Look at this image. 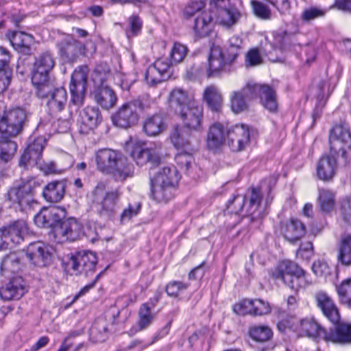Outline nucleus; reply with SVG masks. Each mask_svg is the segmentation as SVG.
Masks as SVG:
<instances>
[{"label":"nucleus","mask_w":351,"mask_h":351,"mask_svg":"<svg viewBox=\"0 0 351 351\" xmlns=\"http://www.w3.org/2000/svg\"><path fill=\"white\" fill-rule=\"evenodd\" d=\"M97 257L91 251H80L72 254L67 261L68 267L75 274H84L85 276H93L95 272Z\"/></svg>","instance_id":"nucleus-9"},{"label":"nucleus","mask_w":351,"mask_h":351,"mask_svg":"<svg viewBox=\"0 0 351 351\" xmlns=\"http://www.w3.org/2000/svg\"><path fill=\"white\" fill-rule=\"evenodd\" d=\"M285 238L291 243L300 240L306 233V228L302 222L296 219H291L282 228Z\"/></svg>","instance_id":"nucleus-39"},{"label":"nucleus","mask_w":351,"mask_h":351,"mask_svg":"<svg viewBox=\"0 0 351 351\" xmlns=\"http://www.w3.org/2000/svg\"><path fill=\"white\" fill-rule=\"evenodd\" d=\"M59 53L65 62H73L84 53L85 47L72 36H67L57 44Z\"/></svg>","instance_id":"nucleus-16"},{"label":"nucleus","mask_w":351,"mask_h":351,"mask_svg":"<svg viewBox=\"0 0 351 351\" xmlns=\"http://www.w3.org/2000/svg\"><path fill=\"white\" fill-rule=\"evenodd\" d=\"M88 69L86 66H80L73 73L69 89L71 102L77 106L84 104L87 85Z\"/></svg>","instance_id":"nucleus-11"},{"label":"nucleus","mask_w":351,"mask_h":351,"mask_svg":"<svg viewBox=\"0 0 351 351\" xmlns=\"http://www.w3.org/2000/svg\"><path fill=\"white\" fill-rule=\"evenodd\" d=\"M188 288V285L179 281H172L166 286V292L171 296L176 298Z\"/></svg>","instance_id":"nucleus-60"},{"label":"nucleus","mask_w":351,"mask_h":351,"mask_svg":"<svg viewBox=\"0 0 351 351\" xmlns=\"http://www.w3.org/2000/svg\"><path fill=\"white\" fill-rule=\"evenodd\" d=\"M241 44L242 40L238 36H232L229 39L225 51L223 52V57L228 64L232 63L239 55Z\"/></svg>","instance_id":"nucleus-47"},{"label":"nucleus","mask_w":351,"mask_h":351,"mask_svg":"<svg viewBox=\"0 0 351 351\" xmlns=\"http://www.w3.org/2000/svg\"><path fill=\"white\" fill-rule=\"evenodd\" d=\"M27 291L24 279L14 276L0 287V298L4 301L18 300Z\"/></svg>","instance_id":"nucleus-14"},{"label":"nucleus","mask_w":351,"mask_h":351,"mask_svg":"<svg viewBox=\"0 0 351 351\" xmlns=\"http://www.w3.org/2000/svg\"><path fill=\"white\" fill-rule=\"evenodd\" d=\"M121 195L118 189L108 192L104 183H98L90 194L91 208L101 218L110 220L116 214L115 207Z\"/></svg>","instance_id":"nucleus-4"},{"label":"nucleus","mask_w":351,"mask_h":351,"mask_svg":"<svg viewBox=\"0 0 351 351\" xmlns=\"http://www.w3.org/2000/svg\"><path fill=\"white\" fill-rule=\"evenodd\" d=\"M337 260L343 266L351 265V234H346L341 239L337 250Z\"/></svg>","instance_id":"nucleus-41"},{"label":"nucleus","mask_w":351,"mask_h":351,"mask_svg":"<svg viewBox=\"0 0 351 351\" xmlns=\"http://www.w3.org/2000/svg\"><path fill=\"white\" fill-rule=\"evenodd\" d=\"M179 180L175 167H164L151 180L150 197L158 202H168L173 197Z\"/></svg>","instance_id":"nucleus-2"},{"label":"nucleus","mask_w":351,"mask_h":351,"mask_svg":"<svg viewBox=\"0 0 351 351\" xmlns=\"http://www.w3.org/2000/svg\"><path fill=\"white\" fill-rule=\"evenodd\" d=\"M246 198L243 195H237L233 197L232 200H229L227 204V207L232 213L239 214L243 208H245Z\"/></svg>","instance_id":"nucleus-62"},{"label":"nucleus","mask_w":351,"mask_h":351,"mask_svg":"<svg viewBox=\"0 0 351 351\" xmlns=\"http://www.w3.org/2000/svg\"><path fill=\"white\" fill-rule=\"evenodd\" d=\"M194 102L189 98L187 93L181 88H174L169 98V107L176 114L189 106V104Z\"/></svg>","instance_id":"nucleus-40"},{"label":"nucleus","mask_w":351,"mask_h":351,"mask_svg":"<svg viewBox=\"0 0 351 351\" xmlns=\"http://www.w3.org/2000/svg\"><path fill=\"white\" fill-rule=\"evenodd\" d=\"M141 208V204L139 202L134 201L130 202L128 206L125 208L120 216L121 223L130 221L134 216H136Z\"/></svg>","instance_id":"nucleus-55"},{"label":"nucleus","mask_w":351,"mask_h":351,"mask_svg":"<svg viewBox=\"0 0 351 351\" xmlns=\"http://www.w3.org/2000/svg\"><path fill=\"white\" fill-rule=\"evenodd\" d=\"M65 189L66 182L64 180L52 181L44 186L42 196L48 202L57 203L63 199Z\"/></svg>","instance_id":"nucleus-33"},{"label":"nucleus","mask_w":351,"mask_h":351,"mask_svg":"<svg viewBox=\"0 0 351 351\" xmlns=\"http://www.w3.org/2000/svg\"><path fill=\"white\" fill-rule=\"evenodd\" d=\"M161 145H150L143 147L137 145L132 151L131 156L138 165H143L147 162L158 165L160 161Z\"/></svg>","instance_id":"nucleus-24"},{"label":"nucleus","mask_w":351,"mask_h":351,"mask_svg":"<svg viewBox=\"0 0 351 351\" xmlns=\"http://www.w3.org/2000/svg\"><path fill=\"white\" fill-rule=\"evenodd\" d=\"M314 299L317 306L331 323L337 324L339 322L341 317L338 308L326 292L324 291L316 292Z\"/></svg>","instance_id":"nucleus-22"},{"label":"nucleus","mask_w":351,"mask_h":351,"mask_svg":"<svg viewBox=\"0 0 351 351\" xmlns=\"http://www.w3.org/2000/svg\"><path fill=\"white\" fill-rule=\"evenodd\" d=\"M217 14L219 23L226 27L234 25L241 16L240 12L234 6L219 10Z\"/></svg>","instance_id":"nucleus-46"},{"label":"nucleus","mask_w":351,"mask_h":351,"mask_svg":"<svg viewBox=\"0 0 351 351\" xmlns=\"http://www.w3.org/2000/svg\"><path fill=\"white\" fill-rule=\"evenodd\" d=\"M96 162L99 171L111 173L119 181L131 178L134 166L120 152L110 149H102L96 153Z\"/></svg>","instance_id":"nucleus-1"},{"label":"nucleus","mask_w":351,"mask_h":351,"mask_svg":"<svg viewBox=\"0 0 351 351\" xmlns=\"http://www.w3.org/2000/svg\"><path fill=\"white\" fill-rule=\"evenodd\" d=\"M285 284L294 291L305 287L307 285L305 271L301 268V273L291 276Z\"/></svg>","instance_id":"nucleus-56"},{"label":"nucleus","mask_w":351,"mask_h":351,"mask_svg":"<svg viewBox=\"0 0 351 351\" xmlns=\"http://www.w3.org/2000/svg\"><path fill=\"white\" fill-rule=\"evenodd\" d=\"M170 69V63L167 59H158L146 71L145 79L147 83L150 86H155L167 80L171 75Z\"/></svg>","instance_id":"nucleus-15"},{"label":"nucleus","mask_w":351,"mask_h":351,"mask_svg":"<svg viewBox=\"0 0 351 351\" xmlns=\"http://www.w3.org/2000/svg\"><path fill=\"white\" fill-rule=\"evenodd\" d=\"M40 184L41 181L36 178L15 182L4 195L5 199L20 210H26L36 203L34 199V190Z\"/></svg>","instance_id":"nucleus-3"},{"label":"nucleus","mask_w":351,"mask_h":351,"mask_svg":"<svg viewBox=\"0 0 351 351\" xmlns=\"http://www.w3.org/2000/svg\"><path fill=\"white\" fill-rule=\"evenodd\" d=\"M45 143L46 139L43 136H38L34 139L32 137L30 138L29 143L19 161V165L24 167L34 166V163L40 159Z\"/></svg>","instance_id":"nucleus-18"},{"label":"nucleus","mask_w":351,"mask_h":351,"mask_svg":"<svg viewBox=\"0 0 351 351\" xmlns=\"http://www.w3.org/2000/svg\"><path fill=\"white\" fill-rule=\"evenodd\" d=\"M326 342L339 345L351 344V323H340L327 331Z\"/></svg>","instance_id":"nucleus-28"},{"label":"nucleus","mask_w":351,"mask_h":351,"mask_svg":"<svg viewBox=\"0 0 351 351\" xmlns=\"http://www.w3.org/2000/svg\"><path fill=\"white\" fill-rule=\"evenodd\" d=\"M32 68V77L40 79L49 77V73L55 66V59L52 53L48 51L38 53L34 58Z\"/></svg>","instance_id":"nucleus-23"},{"label":"nucleus","mask_w":351,"mask_h":351,"mask_svg":"<svg viewBox=\"0 0 351 351\" xmlns=\"http://www.w3.org/2000/svg\"><path fill=\"white\" fill-rule=\"evenodd\" d=\"M32 82L36 89L37 96L41 99H48L54 89L56 88L53 82L50 80L49 77L38 78L36 81L34 77H32Z\"/></svg>","instance_id":"nucleus-44"},{"label":"nucleus","mask_w":351,"mask_h":351,"mask_svg":"<svg viewBox=\"0 0 351 351\" xmlns=\"http://www.w3.org/2000/svg\"><path fill=\"white\" fill-rule=\"evenodd\" d=\"M82 230V227L76 219L70 218L61 222L60 226L55 228L56 237L62 241H73L77 240Z\"/></svg>","instance_id":"nucleus-25"},{"label":"nucleus","mask_w":351,"mask_h":351,"mask_svg":"<svg viewBox=\"0 0 351 351\" xmlns=\"http://www.w3.org/2000/svg\"><path fill=\"white\" fill-rule=\"evenodd\" d=\"M251 5L256 16L263 19L270 18L271 12L267 6L255 0L251 1Z\"/></svg>","instance_id":"nucleus-63"},{"label":"nucleus","mask_w":351,"mask_h":351,"mask_svg":"<svg viewBox=\"0 0 351 351\" xmlns=\"http://www.w3.org/2000/svg\"><path fill=\"white\" fill-rule=\"evenodd\" d=\"M329 145L330 154L347 158L351 150V130L346 123L335 125L330 132Z\"/></svg>","instance_id":"nucleus-6"},{"label":"nucleus","mask_w":351,"mask_h":351,"mask_svg":"<svg viewBox=\"0 0 351 351\" xmlns=\"http://www.w3.org/2000/svg\"><path fill=\"white\" fill-rule=\"evenodd\" d=\"M167 118L164 112L148 116L143 122V131L149 136L160 134L167 129Z\"/></svg>","instance_id":"nucleus-29"},{"label":"nucleus","mask_w":351,"mask_h":351,"mask_svg":"<svg viewBox=\"0 0 351 351\" xmlns=\"http://www.w3.org/2000/svg\"><path fill=\"white\" fill-rule=\"evenodd\" d=\"M299 331L301 335L313 339H322L325 341L327 330L313 318H305L300 320Z\"/></svg>","instance_id":"nucleus-34"},{"label":"nucleus","mask_w":351,"mask_h":351,"mask_svg":"<svg viewBox=\"0 0 351 351\" xmlns=\"http://www.w3.org/2000/svg\"><path fill=\"white\" fill-rule=\"evenodd\" d=\"M3 230L8 245L10 242L19 244L23 240L24 234L27 233V223L23 220H18Z\"/></svg>","instance_id":"nucleus-38"},{"label":"nucleus","mask_w":351,"mask_h":351,"mask_svg":"<svg viewBox=\"0 0 351 351\" xmlns=\"http://www.w3.org/2000/svg\"><path fill=\"white\" fill-rule=\"evenodd\" d=\"M204 98L213 111L217 112L220 110L222 104V97L215 86L207 87L204 91Z\"/></svg>","instance_id":"nucleus-48"},{"label":"nucleus","mask_w":351,"mask_h":351,"mask_svg":"<svg viewBox=\"0 0 351 351\" xmlns=\"http://www.w3.org/2000/svg\"><path fill=\"white\" fill-rule=\"evenodd\" d=\"M325 14L326 10L317 7H311L305 9L302 12L301 18L304 21L309 22L315 19L324 16Z\"/></svg>","instance_id":"nucleus-61"},{"label":"nucleus","mask_w":351,"mask_h":351,"mask_svg":"<svg viewBox=\"0 0 351 351\" xmlns=\"http://www.w3.org/2000/svg\"><path fill=\"white\" fill-rule=\"evenodd\" d=\"M138 326L141 330L148 327L154 319V315L151 313V308L148 304L141 305L138 311Z\"/></svg>","instance_id":"nucleus-54"},{"label":"nucleus","mask_w":351,"mask_h":351,"mask_svg":"<svg viewBox=\"0 0 351 351\" xmlns=\"http://www.w3.org/2000/svg\"><path fill=\"white\" fill-rule=\"evenodd\" d=\"M145 108L141 100H132L123 104L112 115L113 123L121 128H128L135 125L140 117V112Z\"/></svg>","instance_id":"nucleus-8"},{"label":"nucleus","mask_w":351,"mask_h":351,"mask_svg":"<svg viewBox=\"0 0 351 351\" xmlns=\"http://www.w3.org/2000/svg\"><path fill=\"white\" fill-rule=\"evenodd\" d=\"M252 88V83H247L241 90L231 93L230 96V107L235 114L244 112L247 110V101L254 99V97L247 96L246 89Z\"/></svg>","instance_id":"nucleus-32"},{"label":"nucleus","mask_w":351,"mask_h":351,"mask_svg":"<svg viewBox=\"0 0 351 351\" xmlns=\"http://www.w3.org/2000/svg\"><path fill=\"white\" fill-rule=\"evenodd\" d=\"M7 36L13 47L21 54L18 60L17 69L23 73L25 69L31 64L34 37L23 32H10Z\"/></svg>","instance_id":"nucleus-7"},{"label":"nucleus","mask_w":351,"mask_h":351,"mask_svg":"<svg viewBox=\"0 0 351 351\" xmlns=\"http://www.w3.org/2000/svg\"><path fill=\"white\" fill-rule=\"evenodd\" d=\"M246 90L247 96L259 97L263 106L269 111L274 112L277 110L276 94L269 86L252 83V88Z\"/></svg>","instance_id":"nucleus-13"},{"label":"nucleus","mask_w":351,"mask_h":351,"mask_svg":"<svg viewBox=\"0 0 351 351\" xmlns=\"http://www.w3.org/2000/svg\"><path fill=\"white\" fill-rule=\"evenodd\" d=\"M319 202L322 210L324 213H330L335 206L334 195L328 190L319 191Z\"/></svg>","instance_id":"nucleus-52"},{"label":"nucleus","mask_w":351,"mask_h":351,"mask_svg":"<svg viewBox=\"0 0 351 351\" xmlns=\"http://www.w3.org/2000/svg\"><path fill=\"white\" fill-rule=\"evenodd\" d=\"M272 45L280 50L286 49L291 43V35L284 30H278L273 32Z\"/></svg>","instance_id":"nucleus-51"},{"label":"nucleus","mask_w":351,"mask_h":351,"mask_svg":"<svg viewBox=\"0 0 351 351\" xmlns=\"http://www.w3.org/2000/svg\"><path fill=\"white\" fill-rule=\"evenodd\" d=\"M243 197L246 198V201L245 202L246 213L252 216V221L255 219H262L264 214L261 211H258V208L262 201V195L260 189L252 188V189Z\"/></svg>","instance_id":"nucleus-30"},{"label":"nucleus","mask_w":351,"mask_h":351,"mask_svg":"<svg viewBox=\"0 0 351 351\" xmlns=\"http://www.w3.org/2000/svg\"><path fill=\"white\" fill-rule=\"evenodd\" d=\"M14 137L2 138L0 136V162H8L13 158L17 149Z\"/></svg>","instance_id":"nucleus-45"},{"label":"nucleus","mask_w":351,"mask_h":351,"mask_svg":"<svg viewBox=\"0 0 351 351\" xmlns=\"http://www.w3.org/2000/svg\"><path fill=\"white\" fill-rule=\"evenodd\" d=\"M297 256L302 260L309 261L314 255L313 245L311 241H304L300 243L296 252Z\"/></svg>","instance_id":"nucleus-58"},{"label":"nucleus","mask_w":351,"mask_h":351,"mask_svg":"<svg viewBox=\"0 0 351 351\" xmlns=\"http://www.w3.org/2000/svg\"><path fill=\"white\" fill-rule=\"evenodd\" d=\"M249 141V129L244 125H236L227 130L226 143L232 152L243 150Z\"/></svg>","instance_id":"nucleus-20"},{"label":"nucleus","mask_w":351,"mask_h":351,"mask_svg":"<svg viewBox=\"0 0 351 351\" xmlns=\"http://www.w3.org/2000/svg\"><path fill=\"white\" fill-rule=\"evenodd\" d=\"M25 259L36 266L43 267L50 264L51 254L43 243L36 242L28 245L25 252Z\"/></svg>","instance_id":"nucleus-21"},{"label":"nucleus","mask_w":351,"mask_h":351,"mask_svg":"<svg viewBox=\"0 0 351 351\" xmlns=\"http://www.w3.org/2000/svg\"><path fill=\"white\" fill-rule=\"evenodd\" d=\"M205 3L202 0L192 1L189 3L184 10V14L186 17H191L196 14L197 16L201 14L202 10L204 8Z\"/></svg>","instance_id":"nucleus-64"},{"label":"nucleus","mask_w":351,"mask_h":351,"mask_svg":"<svg viewBox=\"0 0 351 351\" xmlns=\"http://www.w3.org/2000/svg\"><path fill=\"white\" fill-rule=\"evenodd\" d=\"M337 291L341 303L351 309V278L343 280Z\"/></svg>","instance_id":"nucleus-50"},{"label":"nucleus","mask_w":351,"mask_h":351,"mask_svg":"<svg viewBox=\"0 0 351 351\" xmlns=\"http://www.w3.org/2000/svg\"><path fill=\"white\" fill-rule=\"evenodd\" d=\"M26 120L27 114L23 109L17 108L10 110L5 119L0 123V136L15 138L22 132Z\"/></svg>","instance_id":"nucleus-10"},{"label":"nucleus","mask_w":351,"mask_h":351,"mask_svg":"<svg viewBox=\"0 0 351 351\" xmlns=\"http://www.w3.org/2000/svg\"><path fill=\"white\" fill-rule=\"evenodd\" d=\"M212 16L210 12H203L194 20L193 30L199 37L207 36L212 27Z\"/></svg>","instance_id":"nucleus-42"},{"label":"nucleus","mask_w":351,"mask_h":351,"mask_svg":"<svg viewBox=\"0 0 351 351\" xmlns=\"http://www.w3.org/2000/svg\"><path fill=\"white\" fill-rule=\"evenodd\" d=\"M301 273V268L295 263L285 260L280 262L275 271L272 274V277L276 280H281L285 283L291 276Z\"/></svg>","instance_id":"nucleus-37"},{"label":"nucleus","mask_w":351,"mask_h":351,"mask_svg":"<svg viewBox=\"0 0 351 351\" xmlns=\"http://www.w3.org/2000/svg\"><path fill=\"white\" fill-rule=\"evenodd\" d=\"M184 126L174 128L171 136V141L178 149L193 150L191 143V132Z\"/></svg>","instance_id":"nucleus-35"},{"label":"nucleus","mask_w":351,"mask_h":351,"mask_svg":"<svg viewBox=\"0 0 351 351\" xmlns=\"http://www.w3.org/2000/svg\"><path fill=\"white\" fill-rule=\"evenodd\" d=\"M176 156L175 160L177 165L186 173H189L194 164V158L192 152L193 150L181 149Z\"/></svg>","instance_id":"nucleus-49"},{"label":"nucleus","mask_w":351,"mask_h":351,"mask_svg":"<svg viewBox=\"0 0 351 351\" xmlns=\"http://www.w3.org/2000/svg\"><path fill=\"white\" fill-rule=\"evenodd\" d=\"M336 156H324L317 162L316 165V175L317 178L324 182H329L334 178L337 163Z\"/></svg>","instance_id":"nucleus-27"},{"label":"nucleus","mask_w":351,"mask_h":351,"mask_svg":"<svg viewBox=\"0 0 351 351\" xmlns=\"http://www.w3.org/2000/svg\"><path fill=\"white\" fill-rule=\"evenodd\" d=\"M184 124V127L193 131H200L202 128L203 108L196 102L189 104L184 109L178 113Z\"/></svg>","instance_id":"nucleus-17"},{"label":"nucleus","mask_w":351,"mask_h":351,"mask_svg":"<svg viewBox=\"0 0 351 351\" xmlns=\"http://www.w3.org/2000/svg\"><path fill=\"white\" fill-rule=\"evenodd\" d=\"M186 47L180 44L175 43L171 51V63L178 64L181 62L186 55Z\"/></svg>","instance_id":"nucleus-57"},{"label":"nucleus","mask_w":351,"mask_h":351,"mask_svg":"<svg viewBox=\"0 0 351 351\" xmlns=\"http://www.w3.org/2000/svg\"><path fill=\"white\" fill-rule=\"evenodd\" d=\"M65 215V210L60 207L44 208L34 217V222L38 227L52 228L55 232V228L60 226Z\"/></svg>","instance_id":"nucleus-12"},{"label":"nucleus","mask_w":351,"mask_h":351,"mask_svg":"<svg viewBox=\"0 0 351 351\" xmlns=\"http://www.w3.org/2000/svg\"><path fill=\"white\" fill-rule=\"evenodd\" d=\"M226 62L223 57V52L218 46H214L210 49L208 58V64L205 72L208 77L218 76L225 69Z\"/></svg>","instance_id":"nucleus-26"},{"label":"nucleus","mask_w":351,"mask_h":351,"mask_svg":"<svg viewBox=\"0 0 351 351\" xmlns=\"http://www.w3.org/2000/svg\"><path fill=\"white\" fill-rule=\"evenodd\" d=\"M102 121L100 110L97 107L87 106L80 113L78 119L79 130L87 134L96 129Z\"/></svg>","instance_id":"nucleus-19"},{"label":"nucleus","mask_w":351,"mask_h":351,"mask_svg":"<svg viewBox=\"0 0 351 351\" xmlns=\"http://www.w3.org/2000/svg\"><path fill=\"white\" fill-rule=\"evenodd\" d=\"M47 99V104L53 112L62 110L67 101L66 90L63 88H56Z\"/></svg>","instance_id":"nucleus-43"},{"label":"nucleus","mask_w":351,"mask_h":351,"mask_svg":"<svg viewBox=\"0 0 351 351\" xmlns=\"http://www.w3.org/2000/svg\"><path fill=\"white\" fill-rule=\"evenodd\" d=\"M25 263V252H12L3 257L0 265L2 276L19 271Z\"/></svg>","instance_id":"nucleus-31"},{"label":"nucleus","mask_w":351,"mask_h":351,"mask_svg":"<svg viewBox=\"0 0 351 351\" xmlns=\"http://www.w3.org/2000/svg\"><path fill=\"white\" fill-rule=\"evenodd\" d=\"M227 139V131L223 125L219 123L212 125L207 134V147L209 149H216L220 147Z\"/></svg>","instance_id":"nucleus-36"},{"label":"nucleus","mask_w":351,"mask_h":351,"mask_svg":"<svg viewBox=\"0 0 351 351\" xmlns=\"http://www.w3.org/2000/svg\"><path fill=\"white\" fill-rule=\"evenodd\" d=\"M109 76L110 69L106 65L97 66L93 75L94 83L98 86L93 93L94 99L104 109L113 107L117 99L114 92L108 86H104Z\"/></svg>","instance_id":"nucleus-5"},{"label":"nucleus","mask_w":351,"mask_h":351,"mask_svg":"<svg viewBox=\"0 0 351 351\" xmlns=\"http://www.w3.org/2000/svg\"><path fill=\"white\" fill-rule=\"evenodd\" d=\"M254 301V300H242L241 302L234 306V312L240 315H245L247 314L253 315Z\"/></svg>","instance_id":"nucleus-59"},{"label":"nucleus","mask_w":351,"mask_h":351,"mask_svg":"<svg viewBox=\"0 0 351 351\" xmlns=\"http://www.w3.org/2000/svg\"><path fill=\"white\" fill-rule=\"evenodd\" d=\"M250 335L256 341L266 342L271 338L273 332L269 327L260 326L252 328Z\"/></svg>","instance_id":"nucleus-53"}]
</instances>
